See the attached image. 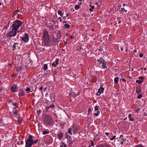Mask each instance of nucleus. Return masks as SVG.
I'll use <instances>...</instances> for the list:
<instances>
[{"label": "nucleus", "mask_w": 147, "mask_h": 147, "mask_svg": "<svg viewBox=\"0 0 147 147\" xmlns=\"http://www.w3.org/2000/svg\"><path fill=\"white\" fill-rule=\"evenodd\" d=\"M97 147H111L109 146L108 145H104L101 146H98Z\"/></svg>", "instance_id": "31"}, {"label": "nucleus", "mask_w": 147, "mask_h": 147, "mask_svg": "<svg viewBox=\"0 0 147 147\" xmlns=\"http://www.w3.org/2000/svg\"><path fill=\"white\" fill-rule=\"evenodd\" d=\"M22 41L25 42H27L29 41V35L27 33H25L24 36L21 38Z\"/></svg>", "instance_id": "7"}, {"label": "nucleus", "mask_w": 147, "mask_h": 147, "mask_svg": "<svg viewBox=\"0 0 147 147\" xmlns=\"http://www.w3.org/2000/svg\"><path fill=\"white\" fill-rule=\"evenodd\" d=\"M19 43H15L13 46V50H14L15 49H18L19 48Z\"/></svg>", "instance_id": "12"}, {"label": "nucleus", "mask_w": 147, "mask_h": 147, "mask_svg": "<svg viewBox=\"0 0 147 147\" xmlns=\"http://www.w3.org/2000/svg\"><path fill=\"white\" fill-rule=\"evenodd\" d=\"M142 92V87H137L136 88V92L137 94H138Z\"/></svg>", "instance_id": "11"}, {"label": "nucleus", "mask_w": 147, "mask_h": 147, "mask_svg": "<svg viewBox=\"0 0 147 147\" xmlns=\"http://www.w3.org/2000/svg\"><path fill=\"white\" fill-rule=\"evenodd\" d=\"M138 94V96H137V98L138 99H140V98L142 96V95L141 94L139 93Z\"/></svg>", "instance_id": "32"}, {"label": "nucleus", "mask_w": 147, "mask_h": 147, "mask_svg": "<svg viewBox=\"0 0 147 147\" xmlns=\"http://www.w3.org/2000/svg\"><path fill=\"white\" fill-rule=\"evenodd\" d=\"M132 115L131 114H129L128 116V118H129V120L133 121L134 120V119L133 118H131Z\"/></svg>", "instance_id": "16"}, {"label": "nucleus", "mask_w": 147, "mask_h": 147, "mask_svg": "<svg viewBox=\"0 0 147 147\" xmlns=\"http://www.w3.org/2000/svg\"><path fill=\"white\" fill-rule=\"evenodd\" d=\"M76 129H73V132H75L76 133Z\"/></svg>", "instance_id": "50"}, {"label": "nucleus", "mask_w": 147, "mask_h": 147, "mask_svg": "<svg viewBox=\"0 0 147 147\" xmlns=\"http://www.w3.org/2000/svg\"><path fill=\"white\" fill-rule=\"evenodd\" d=\"M38 142V140H33L32 136H29L28 139L25 141V147H32L33 144H35Z\"/></svg>", "instance_id": "2"}, {"label": "nucleus", "mask_w": 147, "mask_h": 147, "mask_svg": "<svg viewBox=\"0 0 147 147\" xmlns=\"http://www.w3.org/2000/svg\"><path fill=\"white\" fill-rule=\"evenodd\" d=\"M119 79L117 77H115L114 79V82L115 83L117 84L118 83L119 81Z\"/></svg>", "instance_id": "23"}, {"label": "nucleus", "mask_w": 147, "mask_h": 147, "mask_svg": "<svg viewBox=\"0 0 147 147\" xmlns=\"http://www.w3.org/2000/svg\"><path fill=\"white\" fill-rule=\"evenodd\" d=\"M105 134L107 136H108V134H109V133L106 132Z\"/></svg>", "instance_id": "57"}, {"label": "nucleus", "mask_w": 147, "mask_h": 147, "mask_svg": "<svg viewBox=\"0 0 147 147\" xmlns=\"http://www.w3.org/2000/svg\"><path fill=\"white\" fill-rule=\"evenodd\" d=\"M67 143L69 144H72V141L69 139H68L67 140Z\"/></svg>", "instance_id": "30"}, {"label": "nucleus", "mask_w": 147, "mask_h": 147, "mask_svg": "<svg viewBox=\"0 0 147 147\" xmlns=\"http://www.w3.org/2000/svg\"><path fill=\"white\" fill-rule=\"evenodd\" d=\"M20 11L18 9L16 11L14 12V14H18V13Z\"/></svg>", "instance_id": "39"}, {"label": "nucleus", "mask_w": 147, "mask_h": 147, "mask_svg": "<svg viewBox=\"0 0 147 147\" xmlns=\"http://www.w3.org/2000/svg\"><path fill=\"white\" fill-rule=\"evenodd\" d=\"M67 22L66 21H64L63 22V23H66Z\"/></svg>", "instance_id": "62"}, {"label": "nucleus", "mask_w": 147, "mask_h": 147, "mask_svg": "<svg viewBox=\"0 0 147 147\" xmlns=\"http://www.w3.org/2000/svg\"><path fill=\"white\" fill-rule=\"evenodd\" d=\"M97 62L100 63V64H102L101 68L102 69H105L107 68V62L105 61L102 57L97 61Z\"/></svg>", "instance_id": "4"}, {"label": "nucleus", "mask_w": 147, "mask_h": 147, "mask_svg": "<svg viewBox=\"0 0 147 147\" xmlns=\"http://www.w3.org/2000/svg\"><path fill=\"white\" fill-rule=\"evenodd\" d=\"M59 61V59H57L55 61V64H56L57 65L59 64L58 63V61Z\"/></svg>", "instance_id": "38"}, {"label": "nucleus", "mask_w": 147, "mask_h": 147, "mask_svg": "<svg viewBox=\"0 0 147 147\" xmlns=\"http://www.w3.org/2000/svg\"><path fill=\"white\" fill-rule=\"evenodd\" d=\"M90 142H91V145L92 146H94V143H93V141L92 140H90Z\"/></svg>", "instance_id": "46"}, {"label": "nucleus", "mask_w": 147, "mask_h": 147, "mask_svg": "<svg viewBox=\"0 0 147 147\" xmlns=\"http://www.w3.org/2000/svg\"><path fill=\"white\" fill-rule=\"evenodd\" d=\"M143 81L140 80H137L136 81V82L138 83L139 84H140L141 83H142Z\"/></svg>", "instance_id": "28"}, {"label": "nucleus", "mask_w": 147, "mask_h": 147, "mask_svg": "<svg viewBox=\"0 0 147 147\" xmlns=\"http://www.w3.org/2000/svg\"><path fill=\"white\" fill-rule=\"evenodd\" d=\"M58 14L60 15L61 16H63L64 13H62V12L60 10H59L57 11Z\"/></svg>", "instance_id": "17"}, {"label": "nucleus", "mask_w": 147, "mask_h": 147, "mask_svg": "<svg viewBox=\"0 0 147 147\" xmlns=\"http://www.w3.org/2000/svg\"><path fill=\"white\" fill-rule=\"evenodd\" d=\"M17 105V103H14L13 101H11L10 102H9L8 104V105H12L13 107L14 106L16 107Z\"/></svg>", "instance_id": "13"}, {"label": "nucleus", "mask_w": 147, "mask_h": 147, "mask_svg": "<svg viewBox=\"0 0 147 147\" xmlns=\"http://www.w3.org/2000/svg\"><path fill=\"white\" fill-rule=\"evenodd\" d=\"M122 81L124 82H125L126 81V80L125 79L123 78L122 79Z\"/></svg>", "instance_id": "56"}, {"label": "nucleus", "mask_w": 147, "mask_h": 147, "mask_svg": "<svg viewBox=\"0 0 147 147\" xmlns=\"http://www.w3.org/2000/svg\"><path fill=\"white\" fill-rule=\"evenodd\" d=\"M72 129L71 128H69L68 130V132L70 135H71L72 134Z\"/></svg>", "instance_id": "26"}, {"label": "nucleus", "mask_w": 147, "mask_h": 147, "mask_svg": "<svg viewBox=\"0 0 147 147\" xmlns=\"http://www.w3.org/2000/svg\"><path fill=\"white\" fill-rule=\"evenodd\" d=\"M131 71H134V69L133 68H131Z\"/></svg>", "instance_id": "59"}, {"label": "nucleus", "mask_w": 147, "mask_h": 147, "mask_svg": "<svg viewBox=\"0 0 147 147\" xmlns=\"http://www.w3.org/2000/svg\"><path fill=\"white\" fill-rule=\"evenodd\" d=\"M143 69L144 70H146V67L142 68L141 69Z\"/></svg>", "instance_id": "51"}, {"label": "nucleus", "mask_w": 147, "mask_h": 147, "mask_svg": "<svg viewBox=\"0 0 147 147\" xmlns=\"http://www.w3.org/2000/svg\"><path fill=\"white\" fill-rule=\"evenodd\" d=\"M139 57H143V55L141 53V54H140L139 55Z\"/></svg>", "instance_id": "48"}, {"label": "nucleus", "mask_w": 147, "mask_h": 147, "mask_svg": "<svg viewBox=\"0 0 147 147\" xmlns=\"http://www.w3.org/2000/svg\"><path fill=\"white\" fill-rule=\"evenodd\" d=\"M30 89L29 88H27L26 89V92H29L30 91Z\"/></svg>", "instance_id": "34"}, {"label": "nucleus", "mask_w": 147, "mask_h": 147, "mask_svg": "<svg viewBox=\"0 0 147 147\" xmlns=\"http://www.w3.org/2000/svg\"><path fill=\"white\" fill-rule=\"evenodd\" d=\"M61 17H59L58 18V19L60 20V22H61Z\"/></svg>", "instance_id": "54"}, {"label": "nucleus", "mask_w": 147, "mask_h": 147, "mask_svg": "<svg viewBox=\"0 0 147 147\" xmlns=\"http://www.w3.org/2000/svg\"><path fill=\"white\" fill-rule=\"evenodd\" d=\"M58 39L53 37L50 40V37L48 31L45 30L43 32L42 37V44L46 47H51L55 43L58 42Z\"/></svg>", "instance_id": "1"}, {"label": "nucleus", "mask_w": 147, "mask_h": 147, "mask_svg": "<svg viewBox=\"0 0 147 147\" xmlns=\"http://www.w3.org/2000/svg\"><path fill=\"white\" fill-rule=\"evenodd\" d=\"M135 147H144L143 146H142L141 145L138 144L137 145H135Z\"/></svg>", "instance_id": "36"}, {"label": "nucleus", "mask_w": 147, "mask_h": 147, "mask_svg": "<svg viewBox=\"0 0 147 147\" xmlns=\"http://www.w3.org/2000/svg\"><path fill=\"white\" fill-rule=\"evenodd\" d=\"M56 73H57V72L56 71H55L54 72V74H56Z\"/></svg>", "instance_id": "63"}, {"label": "nucleus", "mask_w": 147, "mask_h": 147, "mask_svg": "<svg viewBox=\"0 0 147 147\" xmlns=\"http://www.w3.org/2000/svg\"><path fill=\"white\" fill-rule=\"evenodd\" d=\"M42 134L43 135H45L47 134H49V131L48 130L46 129L42 132Z\"/></svg>", "instance_id": "19"}, {"label": "nucleus", "mask_w": 147, "mask_h": 147, "mask_svg": "<svg viewBox=\"0 0 147 147\" xmlns=\"http://www.w3.org/2000/svg\"><path fill=\"white\" fill-rule=\"evenodd\" d=\"M52 65L54 67H56L57 66V65L56 64H55L54 62L52 63Z\"/></svg>", "instance_id": "42"}, {"label": "nucleus", "mask_w": 147, "mask_h": 147, "mask_svg": "<svg viewBox=\"0 0 147 147\" xmlns=\"http://www.w3.org/2000/svg\"><path fill=\"white\" fill-rule=\"evenodd\" d=\"M121 140L120 141V142H121V144H122L126 140V138H121Z\"/></svg>", "instance_id": "27"}, {"label": "nucleus", "mask_w": 147, "mask_h": 147, "mask_svg": "<svg viewBox=\"0 0 147 147\" xmlns=\"http://www.w3.org/2000/svg\"><path fill=\"white\" fill-rule=\"evenodd\" d=\"M121 7V5H118V7L119 8H120Z\"/></svg>", "instance_id": "55"}, {"label": "nucleus", "mask_w": 147, "mask_h": 147, "mask_svg": "<svg viewBox=\"0 0 147 147\" xmlns=\"http://www.w3.org/2000/svg\"><path fill=\"white\" fill-rule=\"evenodd\" d=\"M135 110L136 111L137 113H138L140 111V108H138L136 109H135Z\"/></svg>", "instance_id": "35"}, {"label": "nucleus", "mask_w": 147, "mask_h": 147, "mask_svg": "<svg viewBox=\"0 0 147 147\" xmlns=\"http://www.w3.org/2000/svg\"><path fill=\"white\" fill-rule=\"evenodd\" d=\"M63 136V134L62 133H60L58 134L57 137L59 139L61 140Z\"/></svg>", "instance_id": "15"}, {"label": "nucleus", "mask_w": 147, "mask_h": 147, "mask_svg": "<svg viewBox=\"0 0 147 147\" xmlns=\"http://www.w3.org/2000/svg\"><path fill=\"white\" fill-rule=\"evenodd\" d=\"M90 6L91 7V8L89 9V11H93V9L94 7V6L92 5L91 4L90 5Z\"/></svg>", "instance_id": "24"}, {"label": "nucleus", "mask_w": 147, "mask_h": 147, "mask_svg": "<svg viewBox=\"0 0 147 147\" xmlns=\"http://www.w3.org/2000/svg\"><path fill=\"white\" fill-rule=\"evenodd\" d=\"M70 136L69 135H67L66 136V138L67 139H69V138H70Z\"/></svg>", "instance_id": "47"}, {"label": "nucleus", "mask_w": 147, "mask_h": 147, "mask_svg": "<svg viewBox=\"0 0 147 147\" xmlns=\"http://www.w3.org/2000/svg\"><path fill=\"white\" fill-rule=\"evenodd\" d=\"M98 107L97 106H96L94 107V110L96 111L98 110L99 109H98Z\"/></svg>", "instance_id": "40"}, {"label": "nucleus", "mask_w": 147, "mask_h": 147, "mask_svg": "<svg viewBox=\"0 0 147 147\" xmlns=\"http://www.w3.org/2000/svg\"><path fill=\"white\" fill-rule=\"evenodd\" d=\"M48 27L49 28L50 30H53L54 29V26L52 24L49 25Z\"/></svg>", "instance_id": "22"}, {"label": "nucleus", "mask_w": 147, "mask_h": 147, "mask_svg": "<svg viewBox=\"0 0 147 147\" xmlns=\"http://www.w3.org/2000/svg\"><path fill=\"white\" fill-rule=\"evenodd\" d=\"M123 135H121L120 136V138L121 139V138H123Z\"/></svg>", "instance_id": "52"}, {"label": "nucleus", "mask_w": 147, "mask_h": 147, "mask_svg": "<svg viewBox=\"0 0 147 147\" xmlns=\"http://www.w3.org/2000/svg\"><path fill=\"white\" fill-rule=\"evenodd\" d=\"M24 95V93L23 92H19L18 94V95L20 96H23Z\"/></svg>", "instance_id": "25"}, {"label": "nucleus", "mask_w": 147, "mask_h": 147, "mask_svg": "<svg viewBox=\"0 0 147 147\" xmlns=\"http://www.w3.org/2000/svg\"><path fill=\"white\" fill-rule=\"evenodd\" d=\"M22 23V22L21 21L16 20L13 23L11 28L17 30L18 28L21 26Z\"/></svg>", "instance_id": "3"}, {"label": "nucleus", "mask_w": 147, "mask_h": 147, "mask_svg": "<svg viewBox=\"0 0 147 147\" xmlns=\"http://www.w3.org/2000/svg\"><path fill=\"white\" fill-rule=\"evenodd\" d=\"M116 138V136H113L112 138H111L110 139V140L111 141L113 140L114 139Z\"/></svg>", "instance_id": "33"}, {"label": "nucleus", "mask_w": 147, "mask_h": 147, "mask_svg": "<svg viewBox=\"0 0 147 147\" xmlns=\"http://www.w3.org/2000/svg\"><path fill=\"white\" fill-rule=\"evenodd\" d=\"M70 27V25L68 24H65L63 25V28H68Z\"/></svg>", "instance_id": "18"}, {"label": "nucleus", "mask_w": 147, "mask_h": 147, "mask_svg": "<svg viewBox=\"0 0 147 147\" xmlns=\"http://www.w3.org/2000/svg\"><path fill=\"white\" fill-rule=\"evenodd\" d=\"M81 4H82V3H81V2L80 3H79V4H78V5H80H80H81Z\"/></svg>", "instance_id": "60"}, {"label": "nucleus", "mask_w": 147, "mask_h": 147, "mask_svg": "<svg viewBox=\"0 0 147 147\" xmlns=\"http://www.w3.org/2000/svg\"><path fill=\"white\" fill-rule=\"evenodd\" d=\"M42 88H43L41 86L39 88V90H42Z\"/></svg>", "instance_id": "53"}, {"label": "nucleus", "mask_w": 147, "mask_h": 147, "mask_svg": "<svg viewBox=\"0 0 147 147\" xmlns=\"http://www.w3.org/2000/svg\"><path fill=\"white\" fill-rule=\"evenodd\" d=\"M17 30L12 28V30L7 34L6 36L7 38H10L15 36L17 34Z\"/></svg>", "instance_id": "5"}, {"label": "nucleus", "mask_w": 147, "mask_h": 147, "mask_svg": "<svg viewBox=\"0 0 147 147\" xmlns=\"http://www.w3.org/2000/svg\"><path fill=\"white\" fill-rule=\"evenodd\" d=\"M44 121L46 124L50 125L53 122L52 118L49 116H46L44 118Z\"/></svg>", "instance_id": "6"}, {"label": "nucleus", "mask_w": 147, "mask_h": 147, "mask_svg": "<svg viewBox=\"0 0 147 147\" xmlns=\"http://www.w3.org/2000/svg\"><path fill=\"white\" fill-rule=\"evenodd\" d=\"M18 122L19 123H21L22 122V118L20 117H18Z\"/></svg>", "instance_id": "20"}, {"label": "nucleus", "mask_w": 147, "mask_h": 147, "mask_svg": "<svg viewBox=\"0 0 147 147\" xmlns=\"http://www.w3.org/2000/svg\"><path fill=\"white\" fill-rule=\"evenodd\" d=\"M74 38V37H73V36H71L70 37V38H71V39L73 38Z\"/></svg>", "instance_id": "58"}, {"label": "nucleus", "mask_w": 147, "mask_h": 147, "mask_svg": "<svg viewBox=\"0 0 147 147\" xmlns=\"http://www.w3.org/2000/svg\"><path fill=\"white\" fill-rule=\"evenodd\" d=\"M3 123V121L1 119H0V126H1Z\"/></svg>", "instance_id": "41"}, {"label": "nucleus", "mask_w": 147, "mask_h": 147, "mask_svg": "<svg viewBox=\"0 0 147 147\" xmlns=\"http://www.w3.org/2000/svg\"><path fill=\"white\" fill-rule=\"evenodd\" d=\"M97 113H100V111H98V112H97Z\"/></svg>", "instance_id": "64"}, {"label": "nucleus", "mask_w": 147, "mask_h": 147, "mask_svg": "<svg viewBox=\"0 0 147 147\" xmlns=\"http://www.w3.org/2000/svg\"><path fill=\"white\" fill-rule=\"evenodd\" d=\"M16 108H17V107H14L13 108V110L11 113L12 116L14 117L15 118H16V117L18 115V112L16 109Z\"/></svg>", "instance_id": "8"}, {"label": "nucleus", "mask_w": 147, "mask_h": 147, "mask_svg": "<svg viewBox=\"0 0 147 147\" xmlns=\"http://www.w3.org/2000/svg\"><path fill=\"white\" fill-rule=\"evenodd\" d=\"M18 87L16 85H13L11 87V90L13 92H15L17 91Z\"/></svg>", "instance_id": "10"}, {"label": "nucleus", "mask_w": 147, "mask_h": 147, "mask_svg": "<svg viewBox=\"0 0 147 147\" xmlns=\"http://www.w3.org/2000/svg\"><path fill=\"white\" fill-rule=\"evenodd\" d=\"M104 88L103 87H101L98 89V92L96 93V95L97 96H100V94L103 93L104 90Z\"/></svg>", "instance_id": "9"}, {"label": "nucleus", "mask_w": 147, "mask_h": 147, "mask_svg": "<svg viewBox=\"0 0 147 147\" xmlns=\"http://www.w3.org/2000/svg\"><path fill=\"white\" fill-rule=\"evenodd\" d=\"M45 70H46L48 69V66L47 64H44V67L43 68Z\"/></svg>", "instance_id": "21"}, {"label": "nucleus", "mask_w": 147, "mask_h": 147, "mask_svg": "<svg viewBox=\"0 0 147 147\" xmlns=\"http://www.w3.org/2000/svg\"><path fill=\"white\" fill-rule=\"evenodd\" d=\"M67 147V145L64 144L63 143L62 144L61 146V147Z\"/></svg>", "instance_id": "37"}, {"label": "nucleus", "mask_w": 147, "mask_h": 147, "mask_svg": "<svg viewBox=\"0 0 147 147\" xmlns=\"http://www.w3.org/2000/svg\"><path fill=\"white\" fill-rule=\"evenodd\" d=\"M69 16V14H67V13H66V16Z\"/></svg>", "instance_id": "61"}, {"label": "nucleus", "mask_w": 147, "mask_h": 147, "mask_svg": "<svg viewBox=\"0 0 147 147\" xmlns=\"http://www.w3.org/2000/svg\"><path fill=\"white\" fill-rule=\"evenodd\" d=\"M121 10H124V11L125 12H127V11L124 8H122L121 9Z\"/></svg>", "instance_id": "45"}, {"label": "nucleus", "mask_w": 147, "mask_h": 147, "mask_svg": "<svg viewBox=\"0 0 147 147\" xmlns=\"http://www.w3.org/2000/svg\"><path fill=\"white\" fill-rule=\"evenodd\" d=\"M55 107L54 104L51 105L47 107L45 109V111H48L50 108H53Z\"/></svg>", "instance_id": "14"}, {"label": "nucleus", "mask_w": 147, "mask_h": 147, "mask_svg": "<svg viewBox=\"0 0 147 147\" xmlns=\"http://www.w3.org/2000/svg\"><path fill=\"white\" fill-rule=\"evenodd\" d=\"M80 5H75V9L76 10H78L80 8Z\"/></svg>", "instance_id": "29"}, {"label": "nucleus", "mask_w": 147, "mask_h": 147, "mask_svg": "<svg viewBox=\"0 0 147 147\" xmlns=\"http://www.w3.org/2000/svg\"><path fill=\"white\" fill-rule=\"evenodd\" d=\"M139 79L140 80H142L144 78L142 76H139Z\"/></svg>", "instance_id": "44"}, {"label": "nucleus", "mask_w": 147, "mask_h": 147, "mask_svg": "<svg viewBox=\"0 0 147 147\" xmlns=\"http://www.w3.org/2000/svg\"><path fill=\"white\" fill-rule=\"evenodd\" d=\"M16 76V75L14 74H13L11 76L12 77H14Z\"/></svg>", "instance_id": "49"}, {"label": "nucleus", "mask_w": 147, "mask_h": 147, "mask_svg": "<svg viewBox=\"0 0 147 147\" xmlns=\"http://www.w3.org/2000/svg\"><path fill=\"white\" fill-rule=\"evenodd\" d=\"M99 115V113H94V115L95 116H98Z\"/></svg>", "instance_id": "43"}]
</instances>
